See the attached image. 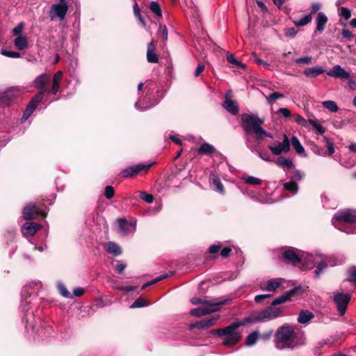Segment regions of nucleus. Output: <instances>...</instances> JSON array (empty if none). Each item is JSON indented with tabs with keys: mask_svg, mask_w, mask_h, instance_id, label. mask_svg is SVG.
Segmentation results:
<instances>
[{
	"mask_svg": "<svg viewBox=\"0 0 356 356\" xmlns=\"http://www.w3.org/2000/svg\"><path fill=\"white\" fill-rule=\"evenodd\" d=\"M300 251L293 249H289L284 251L282 254V259L284 261L290 263L293 266H298L302 261L306 266L307 268H312L317 264V268L315 270V276L318 277L324 269L326 268L327 264L325 260L327 259L325 257L323 258L321 255L313 254H300Z\"/></svg>",
	"mask_w": 356,
	"mask_h": 356,
	"instance_id": "nucleus-1",
	"label": "nucleus"
},
{
	"mask_svg": "<svg viewBox=\"0 0 356 356\" xmlns=\"http://www.w3.org/2000/svg\"><path fill=\"white\" fill-rule=\"evenodd\" d=\"M356 211L347 209L338 211L332 218V225L347 234H356Z\"/></svg>",
	"mask_w": 356,
	"mask_h": 356,
	"instance_id": "nucleus-2",
	"label": "nucleus"
},
{
	"mask_svg": "<svg viewBox=\"0 0 356 356\" xmlns=\"http://www.w3.org/2000/svg\"><path fill=\"white\" fill-rule=\"evenodd\" d=\"M264 120L257 116L248 114H243L242 116V127L247 133H253L257 140H262L264 137L273 138V135L265 131L261 124Z\"/></svg>",
	"mask_w": 356,
	"mask_h": 356,
	"instance_id": "nucleus-3",
	"label": "nucleus"
},
{
	"mask_svg": "<svg viewBox=\"0 0 356 356\" xmlns=\"http://www.w3.org/2000/svg\"><path fill=\"white\" fill-rule=\"evenodd\" d=\"M296 333L291 326L283 325L275 333V346L279 350L293 349L298 346L295 342Z\"/></svg>",
	"mask_w": 356,
	"mask_h": 356,
	"instance_id": "nucleus-4",
	"label": "nucleus"
},
{
	"mask_svg": "<svg viewBox=\"0 0 356 356\" xmlns=\"http://www.w3.org/2000/svg\"><path fill=\"white\" fill-rule=\"evenodd\" d=\"M248 323L244 318L241 321L233 322L229 325L223 327L222 344L225 346H233L236 345L241 339V333L238 331V327L245 325Z\"/></svg>",
	"mask_w": 356,
	"mask_h": 356,
	"instance_id": "nucleus-5",
	"label": "nucleus"
},
{
	"mask_svg": "<svg viewBox=\"0 0 356 356\" xmlns=\"http://www.w3.org/2000/svg\"><path fill=\"white\" fill-rule=\"evenodd\" d=\"M280 313L281 309L280 308L271 306L261 311L254 312L245 318L248 323L266 322L276 318Z\"/></svg>",
	"mask_w": 356,
	"mask_h": 356,
	"instance_id": "nucleus-6",
	"label": "nucleus"
},
{
	"mask_svg": "<svg viewBox=\"0 0 356 356\" xmlns=\"http://www.w3.org/2000/svg\"><path fill=\"white\" fill-rule=\"evenodd\" d=\"M332 300L335 307L341 316H343L346 312L347 307L351 300V296L348 293L334 292Z\"/></svg>",
	"mask_w": 356,
	"mask_h": 356,
	"instance_id": "nucleus-7",
	"label": "nucleus"
},
{
	"mask_svg": "<svg viewBox=\"0 0 356 356\" xmlns=\"http://www.w3.org/2000/svg\"><path fill=\"white\" fill-rule=\"evenodd\" d=\"M24 89L15 86L0 92V106H7L24 92Z\"/></svg>",
	"mask_w": 356,
	"mask_h": 356,
	"instance_id": "nucleus-8",
	"label": "nucleus"
},
{
	"mask_svg": "<svg viewBox=\"0 0 356 356\" xmlns=\"http://www.w3.org/2000/svg\"><path fill=\"white\" fill-rule=\"evenodd\" d=\"M68 6L65 2V0H60L58 3L51 6L49 10V17L51 20H54L58 18L63 20L67 12Z\"/></svg>",
	"mask_w": 356,
	"mask_h": 356,
	"instance_id": "nucleus-9",
	"label": "nucleus"
},
{
	"mask_svg": "<svg viewBox=\"0 0 356 356\" xmlns=\"http://www.w3.org/2000/svg\"><path fill=\"white\" fill-rule=\"evenodd\" d=\"M223 302H214L213 304H207L201 305L197 308H194L191 310L190 313L192 316L200 317L211 312L218 311L220 309V305H222Z\"/></svg>",
	"mask_w": 356,
	"mask_h": 356,
	"instance_id": "nucleus-10",
	"label": "nucleus"
},
{
	"mask_svg": "<svg viewBox=\"0 0 356 356\" xmlns=\"http://www.w3.org/2000/svg\"><path fill=\"white\" fill-rule=\"evenodd\" d=\"M44 97V91H40L37 93L31 100L27 105L25 111H24L23 115L21 118V122H24L31 116V115L35 110L39 102H40Z\"/></svg>",
	"mask_w": 356,
	"mask_h": 356,
	"instance_id": "nucleus-11",
	"label": "nucleus"
},
{
	"mask_svg": "<svg viewBox=\"0 0 356 356\" xmlns=\"http://www.w3.org/2000/svg\"><path fill=\"white\" fill-rule=\"evenodd\" d=\"M152 165V164L145 165L144 163H139L134 165L129 166L121 171V175L123 177H134L139 174L140 172H147Z\"/></svg>",
	"mask_w": 356,
	"mask_h": 356,
	"instance_id": "nucleus-12",
	"label": "nucleus"
},
{
	"mask_svg": "<svg viewBox=\"0 0 356 356\" xmlns=\"http://www.w3.org/2000/svg\"><path fill=\"white\" fill-rule=\"evenodd\" d=\"M268 149L275 156L280 155L283 153H287L290 150V140L288 136L284 134L282 142H279L276 145H269Z\"/></svg>",
	"mask_w": 356,
	"mask_h": 356,
	"instance_id": "nucleus-13",
	"label": "nucleus"
},
{
	"mask_svg": "<svg viewBox=\"0 0 356 356\" xmlns=\"http://www.w3.org/2000/svg\"><path fill=\"white\" fill-rule=\"evenodd\" d=\"M23 218L25 220H31L37 216L45 217L46 213L40 210L34 204H29L24 208Z\"/></svg>",
	"mask_w": 356,
	"mask_h": 356,
	"instance_id": "nucleus-14",
	"label": "nucleus"
},
{
	"mask_svg": "<svg viewBox=\"0 0 356 356\" xmlns=\"http://www.w3.org/2000/svg\"><path fill=\"white\" fill-rule=\"evenodd\" d=\"M282 282L283 280L282 278L270 279L261 282L259 287L262 291L273 293L282 285Z\"/></svg>",
	"mask_w": 356,
	"mask_h": 356,
	"instance_id": "nucleus-15",
	"label": "nucleus"
},
{
	"mask_svg": "<svg viewBox=\"0 0 356 356\" xmlns=\"http://www.w3.org/2000/svg\"><path fill=\"white\" fill-rule=\"evenodd\" d=\"M232 91L229 90L225 94V99L222 104L223 108L232 115H236L238 113L239 108L236 102L231 99Z\"/></svg>",
	"mask_w": 356,
	"mask_h": 356,
	"instance_id": "nucleus-16",
	"label": "nucleus"
},
{
	"mask_svg": "<svg viewBox=\"0 0 356 356\" xmlns=\"http://www.w3.org/2000/svg\"><path fill=\"white\" fill-rule=\"evenodd\" d=\"M120 232L123 236L133 234L136 230V224L129 222L126 219H118Z\"/></svg>",
	"mask_w": 356,
	"mask_h": 356,
	"instance_id": "nucleus-17",
	"label": "nucleus"
},
{
	"mask_svg": "<svg viewBox=\"0 0 356 356\" xmlns=\"http://www.w3.org/2000/svg\"><path fill=\"white\" fill-rule=\"evenodd\" d=\"M245 144L247 147L250 149L252 152H257V155L262 160L268 162L273 161L270 154L267 151H257L256 149V145L250 140L248 136L245 137Z\"/></svg>",
	"mask_w": 356,
	"mask_h": 356,
	"instance_id": "nucleus-18",
	"label": "nucleus"
},
{
	"mask_svg": "<svg viewBox=\"0 0 356 356\" xmlns=\"http://www.w3.org/2000/svg\"><path fill=\"white\" fill-rule=\"evenodd\" d=\"M327 74L331 77L344 80H347L350 77V74L339 65H334L331 70L327 72Z\"/></svg>",
	"mask_w": 356,
	"mask_h": 356,
	"instance_id": "nucleus-19",
	"label": "nucleus"
},
{
	"mask_svg": "<svg viewBox=\"0 0 356 356\" xmlns=\"http://www.w3.org/2000/svg\"><path fill=\"white\" fill-rule=\"evenodd\" d=\"M41 228L40 224L33 222H26L22 227V232L25 236H31Z\"/></svg>",
	"mask_w": 356,
	"mask_h": 356,
	"instance_id": "nucleus-20",
	"label": "nucleus"
},
{
	"mask_svg": "<svg viewBox=\"0 0 356 356\" xmlns=\"http://www.w3.org/2000/svg\"><path fill=\"white\" fill-rule=\"evenodd\" d=\"M147 60L151 63H156L159 62V57L156 54V44L154 41H152L147 45Z\"/></svg>",
	"mask_w": 356,
	"mask_h": 356,
	"instance_id": "nucleus-21",
	"label": "nucleus"
},
{
	"mask_svg": "<svg viewBox=\"0 0 356 356\" xmlns=\"http://www.w3.org/2000/svg\"><path fill=\"white\" fill-rule=\"evenodd\" d=\"M49 77L45 74H42L35 78L33 85L36 88L40 89V91H44V92L48 91L47 88H45V85L49 83Z\"/></svg>",
	"mask_w": 356,
	"mask_h": 356,
	"instance_id": "nucleus-22",
	"label": "nucleus"
},
{
	"mask_svg": "<svg viewBox=\"0 0 356 356\" xmlns=\"http://www.w3.org/2000/svg\"><path fill=\"white\" fill-rule=\"evenodd\" d=\"M327 20V17L325 13L322 12L318 13L315 19L316 24V32H323L325 29Z\"/></svg>",
	"mask_w": 356,
	"mask_h": 356,
	"instance_id": "nucleus-23",
	"label": "nucleus"
},
{
	"mask_svg": "<svg viewBox=\"0 0 356 356\" xmlns=\"http://www.w3.org/2000/svg\"><path fill=\"white\" fill-rule=\"evenodd\" d=\"M325 69L320 66H316L314 67L307 68L304 71V74L309 78H314L317 76L323 74L325 72Z\"/></svg>",
	"mask_w": 356,
	"mask_h": 356,
	"instance_id": "nucleus-24",
	"label": "nucleus"
},
{
	"mask_svg": "<svg viewBox=\"0 0 356 356\" xmlns=\"http://www.w3.org/2000/svg\"><path fill=\"white\" fill-rule=\"evenodd\" d=\"M314 315L313 313L308 310H302L300 312L298 322L301 324H307L309 322L314 318Z\"/></svg>",
	"mask_w": 356,
	"mask_h": 356,
	"instance_id": "nucleus-25",
	"label": "nucleus"
},
{
	"mask_svg": "<svg viewBox=\"0 0 356 356\" xmlns=\"http://www.w3.org/2000/svg\"><path fill=\"white\" fill-rule=\"evenodd\" d=\"M105 248L108 253L113 256H118L122 254V250L120 247L115 243L108 242L105 245Z\"/></svg>",
	"mask_w": 356,
	"mask_h": 356,
	"instance_id": "nucleus-26",
	"label": "nucleus"
},
{
	"mask_svg": "<svg viewBox=\"0 0 356 356\" xmlns=\"http://www.w3.org/2000/svg\"><path fill=\"white\" fill-rule=\"evenodd\" d=\"M276 163L284 170H290L294 168L293 161L291 159L283 156L278 157L276 161Z\"/></svg>",
	"mask_w": 356,
	"mask_h": 356,
	"instance_id": "nucleus-27",
	"label": "nucleus"
},
{
	"mask_svg": "<svg viewBox=\"0 0 356 356\" xmlns=\"http://www.w3.org/2000/svg\"><path fill=\"white\" fill-rule=\"evenodd\" d=\"M15 47L19 50H23L28 46L27 38L24 35L17 37L14 40Z\"/></svg>",
	"mask_w": 356,
	"mask_h": 356,
	"instance_id": "nucleus-28",
	"label": "nucleus"
},
{
	"mask_svg": "<svg viewBox=\"0 0 356 356\" xmlns=\"http://www.w3.org/2000/svg\"><path fill=\"white\" fill-rule=\"evenodd\" d=\"M215 152V148L211 145L204 143L197 149V152L200 154H209Z\"/></svg>",
	"mask_w": 356,
	"mask_h": 356,
	"instance_id": "nucleus-29",
	"label": "nucleus"
},
{
	"mask_svg": "<svg viewBox=\"0 0 356 356\" xmlns=\"http://www.w3.org/2000/svg\"><path fill=\"white\" fill-rule=\"evenodd\" d=\"M290 142L298 154H302L305 152L303 146L301 145L300 140L296 136H293L291 138Z\"/></svg>",
	"mask_w": 356,
	"mask_h": 356,
	"instance_id": "nucleus-30",
	"label": "nucleus"
},
{
	"mask_svg": "<svg viewBox=\"0 0 356 356\" xmlns=\"http://www.w3.org/2000/svg\"><path fill=\"white\" fill-rule=\"evenodd\" d=\"M259 339V331L255 330L249 334L246 338L245 344L248 346H254Z\"/></svg>",
	"mask_w": 356,
	"mask_h": 356,
	"instance_id": "nucleus-31",
	"label": "nucleus"
},
{
	"mask_svg": "<svg viewBox=\"0 0 356 356\" xmlns=\"http://www.w3.org/2000/svg\"><path fill=\"white\" fill-rule=\"evenodd\" d=\"M283 187L284 190L291 192L293 195L296 194L298 191V184L293 181H290L289 182L284 183L283 184Z\"/></svg>",
	"mask_w": 356,
	"mask_h": 356,
	"instance_id": "nucleus-32",
	"label": "nucleus"
},
{
	"mask_svg": "<svg viewBox=\"0 0 356 356\" xmlns=\"http://www.w3.org/2000/svg\"><path fill=\"white\" fill-rule=\"evenodd\" d=\"M309 125L312 126V129L315 131L316 133L323 134L325 131V129L316 120L309 119Z\"/></svg>",
	"mask_w": 356,
	"mask_h": 356,
	"instance_id": "nucleus-33",
	"label": "nucleus"
},
{
	"mask_svg": "<svg viewBox=\"0 0 356 356\" xmlns=\"http://www.w3.org/2000/svg\"><path fill=\"white\" fill-rule=\"evenodd\" d=\"M291 294L292 291H289L286 293L285 294L279 296L273 301L271 305L275 306L286 302L290 298Z\"/></svg>",
	"mask_w": 356,
	"mask_h": 356,
	"instance_id": "nucleus-34",
	"label": "nucleus"
},
{
	"mask_svg": "<svg viewBox=\"0 0 356 356\" xmlns=\"http://www.w3.org/2000/svg\"><path fill=\"white\" fill-rule=\"evenodd\" d=\"M149 9L155 15L156 17H162L161 8L158 2L152 1L149 4Z\"/></svg>",
	"mask_w": 356,
	"mask_h": 356,
	"instance_id": "nucleus-35",
	"label": "nucleus"
},
{
	"mask_svg": "<svg viewBox=\"0 0 356 356\" xmlns=\"http://www.w3.org/2000/svg\"><path fill=\"white\" fill-rule=\"evenodd\" d=\"M312 19L311 14L302 17L299 20L293 21V24L297 26H303L309 24Z\"/></svg>",
	"mask_w": 356,
	"mask_h": 356,
	"instance_id": "nucleus-36",
	"label": "nucleus"
},
{
	"mask_svg": "<svg viewBox=\"0 0 356 356\" xmlns=\"http://www.w3.org/2000/svg\"><path fill=\"white\" fill-rule=\"evenodd\" d=\"M323 107L330 111L331 112L336 113L339 110L337 103L332 100H327L322 102Z\"/></svg>",
	"mask_w": 356,
	"mask_h": 356,
	"instance_id": "nucleus-37",
	"label": "nucleus"
},
{
	"mask_svg": "<svg viewBox=\"0 0 356 356\" xmlns=\"http://www.w3.org/2000/svg\"><path fill=\"white\" fill-rule=\"evenodd\" d=\"M211 179L212 185L215 187L214 190L220 193H223L224 187L219 178H218L216 176H213V177Z\"/></svg>",
	"mask_w": 356,
	"mask_h": 356,
	"instance_id": "nucleus-38",
	"label": "nucleus"
},
{
	"mask_svg": "<svg viewBox=\"0 0 356 356\" xmlns=\"http://www.w3.org/2000/svg\"><path fill=\"white\" fill-rule=\"evenodd\" d=\"M242 179L245 183L250 185H261L263 182L261 179L253 176L243 177Z\"/></svg>",
	"mask_w": 356,
	"mask_h": 356,
	"instance_id": "nucleus-39",
	"label": "nucleus"
},
{
	"mask_svg": "<svg viewBox=\"0 0 356 356\" xmlns=\"http://www.w3.org/2000/svg\"><path fill=\"white\" fill-rule=\"evenodd\" d=\"M149 305V302L141 298L136 299L133 304L131 305V308H140L148 306Z\"/></svg>",
	"mask_w": 356,
	"mask_h": 356,
	"instance_id": "nucleus-40",
	"label": "nucleus"
},
{
	"mask_svg": "<svg viewBox=\"0 0 356 356\" xmlns=\"http://www.w3.org/2000/svg\"><path fill=\"white\" fill-rule=\"evenodd\" d=\"M282 97H284V95L282 93L274 92L266 97V100L268 104H273L275 100Z\"/></svg>",
	"mask_w": 356,
	"mask_h": 356,
	"instance_id": "nucleus-41",
	"label": "nucleus"
},
{
	"mask_svg": "<svg viewBox=\"0 0 356 356\" xmlns=\"http://www.w3.org/2000/svg\"><path fill=\"white\" fill-rule=\"evenodd\" d=\"M158 35L163 38V42H165L168 40V29L166 26L160 25L158 30Z\"/></svg>",
	"mask_w": 356,
	"mask_h": 356,
	"instance_id": "nucleus-42",
	"label": "nucleus"
},
{
	"mask_svg": "<svg viewBox=\"0 0 356 356\" xmlns=\"http://www.w3.org/2000/svg\"><path fill=\"white\" fill-rule=\"evenodd\" d=\"M58 289L60 293V294L65 298H72V296L67 291V288L64 285V284L61 282L58 283Z\"/></svg>",
	"mask_w": 356,
	"mask_h": 356,
	"instance_id": "nucleus-43",
	"label": "nucleus"
},
{
	"mask_svg": "<svg viewBox=\"0 0 356 356\" xmlns=\"http://www.w3.org/2000/svg\"><path fill=\"white\" fill-rule=\"evenodd\" d=\"M294 120L299 124L305 127H309V120H306L304 118H302L301 115L298 114H296L293 115Z\"/></svg>",
	"mask_w": 356,
	"mask_h": 356,
	"instance_id": "nucleus-44",
	"label": "nucleus"
},
{
	"mask_svg": "<svg viewBox=\"0 0 356 356\" xmlns=\"http://www.w3.org/2000/svg\"><path fill=\"white\" fill-rule=\"evenodd\" d=\"M312 56H304L294 60V62L299 65H309L312 63Z\"/></svg>",
	"mask_w": 356,
	"mask_h": 356,
	"instance_id": "nucleus-45",
	"label": "nucleus"
},
{
	"mask_svg": "<svg viewBox=\"0 0 356 356\" xmlns=\"http://www.w3.org/2000/svg\"><path fill=\"white\" fill-rule=\"evenodd\" d=\"M323 142H325L326 147L327 148V151H328L327 155L332 156L334 153V151H335L333 143L332 142H330L328 140V138H327L326 137H323Z\"/></svg>",
	"mask_w": 356,
	"mask_h": 356,
	"instance_id": "nucleus-46",
	"label": "nucleus"
},
{
	"mask_svg": "<svg viewBox=\"0 0 356 356\" xmlns=\"http://www.w3.org/2000/svg\"><path fill=\"white\" fill-rule=\"evenodd\" d=\"M339 15L343 17L345 20H348L351 17V13H350V10L346 8V7H341L340 8V11H339Z\"/></svg>",
	"mask_w": 356,
	"mask_h": 356,
	"instance_id": "nucleus-47",
	"label": "nucleus"
},
{
	"mask_svg": "<svg viewBox=\"0 0 356 356\" xmlns=\"http://www.w3.org/2000/svg\"><path fill=\"white\" fill-rule=\"evenodd\" d=\"M24 27V22H20L16 27L13 29V34L15 36L19 37L22 36V31Z\"/></svg>",
	"mask_w": 356,
	"mask_h": 356,
	"instance_id": "nucleus-48",
	"label": "nucleus"
},
{
	"mask_svg": "<svg viewBox=\"0 0 356 356\" xmlns=\"http://www.w3.org/2000/svg\"><path fill=\"white\" fill-rule=\"evenodd\" d=\"M273 333V330H268L266 332H264L261 334L259 333V339H260L261 340H262L264 341H267L271 338Z\"/></svg>",
	"mask_w": 356,
	"mask_h": 356,
	"instance_id": "nucleus-49",
	"label": "nucleus"
},
{
	"mask_svg": "<svg viewBox=\"0 0 356 356\" xmlns=\"http://www.w3.org/2000/svg\"><path fill=\"white\" fill-rule=\"evenodd\" d=\"M219 316H216L215 317H211L208 319L203 320L204 327H209L213 325H214L216 321L218 320Z\"/></svg>",
	"mask_w": 356,
	"mask_h": 356,
	"instance_id": "nucleus-50",
	"label": "nucleus"
},
{
	"mask_svg": "<svg viewBox=\"0 0 356 356\" xmlns=\"http://www.w3.org/2000/svg\"><path fill=\"white\" fill-rule=\"evenodd\" d=\"M140 197L142 200H143L145 202L147 203H152L154 201V196L145 192H141Z\"/></svg>",
	"mask_w": 356,
	"mask_h": 356,
	"instance_id": "nucleus-51",
	"label": "nucleus"
},
{
	"mask_svg": "<svg viewBox=\"0 0 356 356\" xmlns=\"http://www.w3.org/2000/svg\"><path fill=\"white\" fill-rule=\"evenodd\" d=\"M350 282L356 284V267H352L348 272V279Z\"/></svg>",
	"mask_w": 356,
	"mask_h": 356,
	"instance_id": "nucleus-52",
	"label": "nucleus"
},
{
	"mask_svg": "<svg viewBox=\"0 0 356 356\" xmlns=\"http://www.w3.org/2000/svg\"><path fill=\"white\" fill-rule=\"evenodd\" d=\"M191 302L193 305H198L201 304L202 305H207V304H213L214 302H211L208 301H205L204 300L200 298H193L191 300Z\"/></svg>",
	"mask_w": 356,
	"mask_h": 356,
	"instance_id": "nucleus-53",
	"label": "nucleus"
},
{
	"mask_svg": "<svg viewBox=\"0 0 356 356\" xmlns=\"http://www.w3.org/2000/svg\"><path fill=\"white\" fill-rule=\"evenodd\" d=\"M284 34L286 37L294 38L297 34V30L293 27L288 28L285 29Z\"/></svg>",
	"mask_w": 356,
	"mask_h": 356,
	"instance_id": "nucleus-54",
	"label": "nucleus"
},
{
	"mask_svg": "<svg viewBox=\"0 0 356 356\" xmlns=\"http://www.w3.org/2000/svg\"><path fill=\"white\" fill-rule=\"evenodd\" d=\"M126 267L127 265L124 264L122 261H117V264L115 265V270L118 273H122Z\"/></svg>",
	"mask_w": 356,
	"mask_h": 356,
	"instance_id": "nucleus-55",
	"label": "nucleus"
},
{
	"mask_svg": "<svg viewBox=\"0 0 356 356\" xmlns=\"http://www.w3.org/2000/svg\"><path fill=\"white\" fill-rule=\"evenodd\" d=\"M2 54L9 58H19L20 54L13 51H3Z\"/></svg>",
	"mask_w": 356,
	"mask_h": 356,
	"instance_id": "nucleus-56",
	"label": "nucleus"
},
{
	"mask_svg": "<svg viewBox=\"0 0 356 356\" xmlns=\"http://www.w3.org/2000/svg\"><path fill=\"white\" fill-rule=\"evenodd\" d=\"M114 195V189L112 186H108L105 188V196L107 199H111Z\"/></svg>",
	"mask_w": 356,
	"mask_h": 356,
	"instance_id": "nucleus-57",
	"label": "nucleus"
},
{
	"mask_svg": "<svg viewBox=\"0 0 356 356\" xmlns=\"http://www.w3.org/2000/svg\"><path fill=\"white\" fill-rule=\"evenodd\" d=\"M115 289L120 291H123L125 292H131L135 290L136 286H115Z\"/></svg>",
	"mask_w": 356,
	"mask_h": 356,
	"instance_id": "nucleus-58",
	"label": "nucleus"
},
{
	"mask_svg": "<svg viewBox=\"0 0 356 356\" xmlns=\"http://www.w3.org/2000/svg\"><path fill=\"white\" fill-rule=\"evenodd\" d=\"M277 113L282 115L285 118H289L291 116V111L286 108H280Z\"/></svg>",
	"mask_w": 356,
	"mask_h": 356,
	"instance_id": "nucleus-59",
	"label": "nucleus"
},
{
	"mask_svg": "<svg viewBox=\"0 0 356 356\" xmlns=\"http://www.w3.org/2000/svg\"><path fill=\"white\" fill-rule=\"evenodd\" d=\"M59 88H60V83L53 82L52 87H51V90H48L47 92H49L51 94L56 95L58 92Z\"/></svg>",
	"mask_w": 356,
	"mask_h": 356,
	"instance_id": "nucleus-60",
	"label": "nucleus"
},
{
	"mask_svg": "<svg viewBox=\"0 0 356 356\" xmlns=\"http://www.w3.org/2000/svg\"><path fill=\"white\" fill-rule=\"evenodd\" d=\"M321 8V5L319 3H314L312 5V7H311V15H312L313 14L317 13L320 8Z\"/></svg>",
	"mask_w": 356,
	"mask_h": 356,
	"instance_id": "nucleus-61",
	"label": "nucleus"
},
{
	"mask_svg": "<svg viewBox=\"0 0 356 356\" xmlns=\"http://www.w3.org/2000/svg\"><path fill=\"white\" fill-rule=\"evenodd\" d=\"M231 251H232V250L230 248H229V247L224 248L222 249V250L220 252V255L223 258H227L229 255Z\"/></svg>",
	"mask_w": 356,
	"mask_h": 356,
	"instance_id": "nucleus-62",
	"label": "nucleus"
},
{
	"mask_svg": "<svg viewBox=\"0 0 356 356\" xmlns=\"http://www.w3.org/2000/svg\"><path fill=\"white\" fill-rule=\"evenodd\" d=\"M204 67H205L204 65L202 64L198 65L195 69V72H194V76L195 77L200 76L201 74V73L204 71Z\"/></svg>",
	"mask_w": 356,
	"mask_h": 356,
	"instance_id": "nucleus-63",
	"label": "nucleus"
},
{
	"mask_svg": "<svg viewBox=\"0 0 356 356\" xmlns=\"http://www.w3.org/2000/svg\"><path fill=\"white\" fill-rule=\"evenodd\" d=\"M84 293V289L81 287H76L73 290V294L74 296L80 297Z\"/></svg>",
	"mask_w": 356,
	"mask_h": 356,
	"instance_id": "nucleus-64",
	"label": "nucleus"
}]
</instances>
